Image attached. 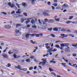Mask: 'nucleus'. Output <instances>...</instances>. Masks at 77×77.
I'll return each instance as SVG.
<instances>
[{"label": "nucleus", "mask_w": 77, "mask_h": 77, "mask_svg": "<svg viewBox=\"0 0 77 77\" xmlns=\"http://www.w3.org/2000/svg\"><path fill=\"white\" fill-rule=\"evenodd\" d=\"M33 19H34V18L33 17H31V18H29V20H32L31 21V23L32 24H33V25H35V20H34Z\"/></svg>", "instance_id": "nucleus-1"}, {"label": "nucleus", "mask_w": 77, "mask_h": 77, "mask_svg": "<svg viewBox=\"0 0 77 77\" xmlns=\"http://www.w3.org/2000/svg\"><path fill=\"white\" fill-rule=\"evenodd\" d=\"M14 68H16L17 69H20V70H21L22 69H21V66L19 65H18L17 66H15Z\"/></svg>", "instance_id": "nucleus-2"}, {"label": "nucleus", "mask_w": 77, "mask_h": 77, "mask_svg": "<svg viewBox=\"0 0 77 77\" xmlns=\"http://www.w3.org/2000/svg\"><path fill=\"white\" fill-rule=\"evenodd\" d=\"M68 5L66 4H65L62 5V8L63 9H66V8H68Z\"/></svg>", "instance_id": "nucleus-3"}, {"label": "nucleus", "mask_w": 77, "mask_h": 77, "mask_svg": "<svg viewBox=\"0 0 77 77\" xmlns=\"http://www.w3.org/2000/svg\"><path fill=\"white\" fill-rule=\"evenodd\" d=\"M69 47H68L67 48H66L65 49V51L66 52H69L70 51V49H69Z\"/></svg>", "instance_id": "nucleus-4"}, {"label": "nucleus", "mask_w": 77, "mask_h": 77, "mask_svg": "<svg viewBox=\"0 0 77 77\" xmlns=\"http://www.w3.org/2000/svg\"><path fill=\"white\" fill-rule=\"evenodd\" d=\"M55 21L53 19H49L48 21V23H54Z\"/></svg>", "instance_id": "nucleus-5"}, {"label": "nucleus", "mask_w": 77, "mask_h": 77, "mask_svg": "<svg viewBox=\"0 0 77 77\" xmlns=\"http://www.w3.org/2000/svg\"><path fill=\"white\" fill-rule=\"evenodd\" d=\"M2 56H3V57L4 58H8V56L7 55V54H2Z\"/></svg>", "instance_id": "nucleus-6"}, {"label": "nucleus", "mask_w": 77, "mask_h": 77, "mask_svg": "<svg viewBox=\"0 0 77 77\" xmlns=\"http://www.w3.org/2000/svg\"><path fill=\"white\" fill-rule=\"evenodd\" d=\"M22 6H23V7H26V8L27 7V4L26 3L23 2L22 3Z\"/></svg>", "instance_id": "nucleus-7"}, {"label": "nucleus", "mask_w": 77, "mask_h": 77, "mask_svg": "<svg viewBox=\"0 0 77 77\" xmlns=\"http://www.w3.org/2000/svg\"><path fill=\"white\" fill-rule=\"evenodd\" d=\"M5 27L6 29H9L11 27V26L9 25H5Z\"/></svg>", "instance_id": "nucleus-8"}, {"label": "nucleus", "mask_w": 77, "mask_h": 77, "mask_svg": "<svg viewBox=\"0 0 77 77\" xmlns=\"http://www.w3.org/2000/svg\"><path fill=\"white\" fill-rule=\"evenodd\" d=\"M16 27V28H18V27H21V26H23L22 24H17L15 25Z\"/></svg>", "instance_id": "nucleus-9"}, {"label": "nucleus", "mask_w": 77, "mask_h": 77, "mask_svg": "<svg viewBox=\"0 0 77 77\" xmlns=\"http://www.w3.org/2000/svg\"><path fill=\"white\" fill-rule=\"evenodd\" d=\"M43 14L44 16H48L49 17L50 16V14L45 12H43Z\"/></svg>", "instance_id": "nucleus-10"}, {"label": "nucleus", "mask_w": 77, "mask_h": 77, "mask_svg": "<svg viewBox=\"0 0 77 77\" xmlns=\"http://www.w3.org/2000/svg\"><path fill=\"white\" fill-rule=\"evenodd\" d=\"M8 5H9V6L11 7V8H14V4H11V2L8 3Z\"/></svg>", "instance_id": "nucleus-11"}, {"label": "nucleus", "mask_w": 77, "mask_h": 77, "mask_svg": "<svg viewBox=\"0 0 77 77\" xmlns=\"http://www.w3.org/2000/svg\"><path fill=\"white\" fill-rule=\"evenodd\" d=\"M36 0H31V2L32 4V5H35L36 3Z\"/></svg>", "instance_id": "nucleus-12"}, {"label": "nucleus", "mask_w": 77, "mask_h": 77, "mask_svg": "<svg viewBox=\"0 0 77 77\" xmlns=\"http://www.w3.org/2000/svg\"><path fill=\"white\" fill-rule=\"evenodd\" d=\"M30 34L27 33L26 34H25V37H26V38H29V36H30Z\"/></svg>", "instance_id": "nucleus-13"}, {"label": "nucleus", "mask_w": 77, "mask_h": 77, "mask_svg": "<svg viewBox=\"0 0 77 77\" xmlns=\"http://www.w3.org/2000/svg\"><path fill=\"white\" fill-rule=\"evenodd\" d=\"M26 62H28V63H30L31 60L30 59H27L26 60Z\"/></svg>", "instance_id": "nucleus-14"}, {"label": "nucleus", "mask_w": 77, "mask_h": 77, "mask_svg": "<svg viewBox=\"0 0 77 77\" xmlns=\"http://www.w3.org/2000/svg\"><path fill=\"white\" fill-rule=\"evenodd\" d=\"M53 30L54 31H55V32H58V28H54L53 29Z\"/></svg>", "instance_id": "nucleus-15"}, {"label": "nucleus", "mask_w": 77, "mask_h": 77, "mask_svg": "<svg viewBox=\"0 0 77 77\" xmlns=\"http://www.w3.org/2000/svg\"><path fill=\"white\" fill-rule=\"evenodd\" d=\"M72 22V21L70 20H67L66 22V24H70Z\"/></svg>", "instance_id": "nucleus-16"}, {"label": "nucleus", "mask_w": 77, "mask_h": 77, "mask_svg": "<svg viewBox=\"0 0 77 77\" xmlns=\"http://www.w3.org/2000/svg\"><path fill=\"white\" fill-rule=\"evenodd\" d=\"M69 65L72 66H73L74 68H75V65H77V64H73V65H71V63H69Z\"/></svg>", "instance_id": "nucleus-17"}, {"label": "nucleus", "mask_w": 77, "mask_h": 77, "mask_svg": "<svg viewBox=\"0 0 77 77\" xmlns=\"http://www.w3.org/2000/svg\"><path fill=\"white\" fill-rule=\"evenodd\" d=\"M51 75H54V76H56V74L54 72H51Z\"/></svg>", "instance_id": "nucleus-18"}, {"label": "nucleus", "mask_w": 77, "mask_h": 77, "mask_svg": "<svg viewBox=\"0 0 77 77\" xmlns=\"http://www.w3.org/2000/svg\"><path fill=\"white\" fill-rule=\"evenodd\" d=\"M55 20L57 22H59L60 21V18L55 19Z\"/></svg>", "instance_id": "nucleus-19"}, {"label": "nucleus", "mask_w": 77, "mask_h": 77, "mask_svg": "<svg viewBox=\"0 0 77 77\" xmlns=\"http://www.w3.org/2000/svg\"><path fill=\"white\" fill-rule=\"evenodd\" d=\"M38 23L39 24H40V25H41V24H42V23L41 21V20H40V19H39L38 20Z\"/></svg>", "instance_id": "nucleus-20"}, {"label": "nucleus", "mask_w": 77, "mask_h": 77, "mask_svg": "<svg viewBox=\"0 0 77 77\" xmlns=\"http://www.w3.org/2000/svg\"><path fill=\"white\" fill-rule=\"evenodd\" d=\"M42 60H43V62H47V59L45 58V59H42Z\"/></svg>", "instance_id": "nucleus-21"}, {"label": "nucleus", "mask_w": 77, "mask_h": 77, "mask_svg": "<svg viewBox=\"0 0 77 77\" xmlns=\"http://www.w3.org/2000/svg\"><path fill=\"white\" fill-rule=\"evenodd\" d=\"M21 69V70L23 71H27V68H22Z\"/></svg>", "instance_id": "nucleus-22"}, {"label": "nucleus", "mask_w": 77, "mask_h": 77, "mask_svg": "<svg viewBox=\"0 0 77 77\" xmlns=\"http://www.w3.org/2000/svg\"><path fill=\"white\" fill-rule=\"evenodd\" d=\"M44 21L45 23H47L48 22V20L47 18H45L44 19Z\"/></svg>", "instance_id": "nucleus-23"}, {"label": "nucleus", "mask_w": 77, "mask_h": 77, "mask_svg": "<svg viewBox=\"0 0 77 77\" xmlns=\"http://www.w3.org/2000/svg\"><path fill=\"white\" fill-rule=\"evenodd\" d=\"M53 6H54L55 7H57V3H54L53 4Z\"/></svg>", "instance_id": "nucleus-24"}, {"label": "nucleus", "mask_w": 77, "mask_h": 77, "mask_svg": "<svg viewBox=\"0 0 77 77\" xmlns=\"http://www.w3.org/2000/svg\"><path fill=\"white\" fill-rule=\"evenodd\" d=\"M66 63H61V65H63V66H64V67L66 66Z\"/></svg>", "instance_id": "nucleus-25"}, {"label": "nucleus", "mask_w": 77, "mask_h": 77, "mask_svg": "<svg viewBox=\"0 0 77 77\" xmlns=\"http://www.w3.org/2000/svg\"><path fill=\"white\" fill-rule=\"evenodd\" d=\"M68 36H71L72 38H74V35L71 34L68 35Z\"/></svg>", "instance_id": "nucleus-26"}, {"label": "nucleus", "mask_w": 77, "mask_h": 77, "mask_svg": "<svg viewBox=\"0 0 77 77\" xmlns=\"http://www.w3.org/2000/svg\"><path fill=\"white\" fill-rule=\"evenodd\" d=\"M21 22L22 23H23V22H24V21L25 20H26V19H21Z\"/></svg>", "instance_id": "nucleus-27"}, {"label": "nucleus", "mask_w": 77, "mask_h": 77, "mask_svg": "<svg viewBox=\"0 0 77 77\" xmlns=\"http://www.w3.org/2000/svg\"><path fill=\"white\" fill-rule=\"evenodd\" d=\"M6 66L7 67H10V66H11V65L10 63H9L8 64V65H6Z\"/></svg>", "instance_id": "nucleus-28"}, {"label": "nucleus", "mask_w": 77, "mask_h": 77, "mask_svg": "<svg viewBox=\"0 0 77 77\" xmlns=\"http://www.w3.org/2000/svg\"><path fill=\"white\" fill-rule=\"evenodd\" d=\"M29 20H29L28 19L26 21L25 23L26 24H28V23H29V22H30V21Z\"/></svg>", "instance_id": "nucleus-29"}, {"label": "nucleus", "mask_w": 77, "mask_h": 77, "mask_svg": "<svg viewBox=\"0 0 77 77\" xmlns=\"http://www.w3.org/2000/svg\"><path fill=\"white\" fill-rule=\"evenodd\" d=\"M49 69L50 72H52L53 71H54L53 69L51 68H49Z\"/></svg>", "instance_id": "nucleus-30"}, {"label": "nucleus", "mask_w": 77, "mask_h": 77, "mask_svg": "<svg viewBox=\"0 0 77 77\" xmlns=\"http://www.w3.org/2000/svg\"><path fill=\"white\" fill-rule=\"evenodd\" d=\"M53 51L52 50H51V49H50L48 50L47 53H50V52H51Z\"/></svg>", "instance_id": "nucleus-31"}, {"label": "nucleus", "mask_w": 77, "mask_h": 77, "mask_svg": "<svg viewBox=\"0 0 77 77\" xmlns=\"http://www.w3.org/2000/svg\"><path fill=\"white\" fill-rule=\"evenodd\" d=\"M61 32H66V29L64 28H62L61 30Z\"/></svg>", "instance_id": "nucleus-32"}, {"label": "nucleus", "mask_w": 77, "mask_h": 77, "mask_svg": "<svg viewBox=\"0 0 77 77\" xmlns=\"http://www.w3.org/2000/svg\"><path fill=\"white\" fill-rule=\"evenodd\" d=\"M74 18L73 16H70L69 18V20H72V18Z\"/></svg>", "instance_id": "nucleus-33"}, {"label": "nucleus", "mask_w": 77, "mask_h": 77, "mask_svg": "<svg viewBox=\"0 0 77 77\" xmlns=\"http://www.w3.org/2000/svg\"><path fill=\"white\" fill-rule=\"evenodd\" d=\"M55 47L57 48H60V46L59 45H55Z\"/></svg>", "instance_id": "nucleus-34"}, {"label": "nucleus", "mask_w": 77, "mask_h": 77, "mask_svg": "<svg viewBox=\"0 0 77 77\" xmlns=\"http://www.w3.org/2000/svg\"><path fill=\"white\" fill-rule=\"evenodd\" d=\"M60 46L61 47H65V43H62L60 44Z\"/></svg>", "instance_id": "nucleus-35"}, {"label": "nucleus", "mask_w": 77, "mask_h": 77, "mask_svg": "<svg viewBox=\"0 0 77 77\" xmlns=\"http://www.w3.org/2000/svg\"><path fill=\"white\" fill-rule=\"evenodd\" d=\"M65 47H67V46H69V43H65Z\"/></svg>", "instance_id": "nucleus-36"}, {"label": "nucleus", "mask_w": 77, "mask_h": 77, "mask_svg": "<svg viewBox=\"0 0 77 77\" xmlns=\"http://www.w3.org/2000/svg\"><path fill=\"white\" fill-rule=\"evenodd\" d=\"M13 57H14V58H15V59H17V55L14 54L13 55Z\"/></svg>", "instance_id": "nucleus-37"}, {"label": "nucleus", "mask_w": 77, "mask_h": 77, "mask_svg": "<svg viewBox=\"0 0 77 77\" xmlns=\"http://www.w3.org/2000/svg\"><path fill=\"white\" fill-rule=\"evenodd\" d=\"M43 24L45 26H47V24L45 22L43 23Z\"/></svg>", "instance_id": "nucleus-38"}, {"label": "nucleus", "mask_w": 77, "mask_h": 77, "mask_svg": "<svg viewBox=\"0 0 77 77\" xmlns=\"http://www.w3.org/2000/svg\"><path fill=\"white\" fill-rule=\"evenodd\" d=\"M51 35L52 37L53 38H54L55 37V35L53 34H51Z\"/></svg>", "instance_id": "nucleus-39"}, {"label": "nucleus", "mask_w": 77, "mask_h": 77, "mask_svg": "<svg viewBox=\"0 0 77 77\" xmlns=\"http://www.w3.org/2000/svg\"><path fill=\"white\" fill-rule=\"evenodd\" d=\"M30 35L32 37H33V36H36V34H30Z\"/></svg>", "instance_id": "nucleus-40"}, {"label": "nucleus", "mask_w": 77, "mask_h": 77, "mask_svg": "<svg viewBox=\"0 0 77 77\" xmlns=\"http://www.w3.org/2000/svg\"><path fill=\"white\" fill-rule=\"evenodd\" d=\"M29 58L31 59H33L34 58H35V57L33 56H31L29 57Z\"/></svg>", "instance_id": "nucleus-41"}, {"label": "nucleus", "mask_w": 77, "mask_h": 77, "mask_svg": "<svg viewBox=\"0 0 77 77\" xmlns=\"http://www.w3.org/2000/svg\"><path fill=\"white\" fill-rule=\"evenodd\" d=\"M45 63H46V62H45V61H43L42 62V64L43 65H44L45 64Z\"/></svg>", "instance_id": "nucleus-42"}, {"label": "nucleus", "mask_w": 77, "mask_h": 77, "mask_svg": "<svg viewBox=\"0 0 77 77\" xmlns=\"http://www.w3.org/2000/svg\"><path fill=\"white\" fill-rule=\"evenodd\" d=\"M33 67L31 66L29 68V69L30 70H32L33 69Z\"/></svg>", "instance_id": "nucleus-43"}, {"label": "nucleus", "mask_w": 77, "mask_h": 77, "mask_svg": "<svg viewBox=\"0 0 77 77\" xmlns=\"http://www.w3.org/2000/svg\"><path fill=\"white\" fill-rule=\"evenodd\" d=\"M51 8L53 11H54V10L55 9V7H54L53 6H51Z\"/></svg>", "instance_id": "nucleus-44"}, {"label": "nucleus", "mask_w": 77, "mask_h": 77, "mask_svg": "<svg viewBox=\"0 0 77 77\" xmlns=\"http://www.w3.org/2000/svg\"><path fill=\"white\" fill-rule=\"evenodd\" d=\"M32 28H34V29H36V28H37V26H36L35 25H34V26H32Z\"/></svg>", "instance_id": "nucleus-45"}, {"label": "nucleus", "mask_w": 77, "mask_h": 77, "mask_svg": "<svg viewBox=\"0 0 77 77\" xmlns=\"http://www.w3.org/2000/svg\"><path fill=\"white\" fill-rule=\"evenodd\" d=\"M15 32L16 33H18L19 32V30L18 29L16 30Z\"/></svg>", "instance_id": "nucleus-46"}, {"label": "nucleus", "mask_w": 77, "mask_h": 77, "mask_svg": "<svg viewBox=\"0 0 77 77\" xmlns=\"http://www.w3.org/2000/svg\"><path fill=\"white\" fill-rule=\"evenodd\" d=\"M65 34H60V36H63V37H64V38H65Z\"/></svg>", "instance_id": "nucleus-47"}, {"label": "nucleus", "mask_w": 77, "mask_h": 77, "mask_svg": "<svg viewBox=\"0 0 77 77\" xmlns=\"http://www.w3.org/2000/svg\"><path fill=\"white\" fill-rule=\"evenodd\" d=\"M1 13L2 14H4V15H7V13L4 12H1Z\"/></svg>", "instance_id": "nucleus-48"}, {"label": "nucleus", "mask_w": 77, "mask_h": 77, "mask_svg": "<svg viewBox=\"0 0 77 77\" xmlns=\"http://www.w3.org/2000/svg\"><path fill=\"white\" fill-rule=\"evenodd\" d=\"M52 29H53V28H51L48 29V30H49V31H51V30H52Z\"/></svg>", "instance_id": "nucleus-49"}, {"label": "nucleus", "mask_w": 77, "mask_h": 77, "mask_svg": "<svg viewBox=\"0 0 77 77\" xmlns=\"http://www.w3.org/2000/svg\"><path fill=\"white\" fill-rule=\"evenodd\" d=\"M47 3L48 5H49V6H50V5H51V2H48Z\"/></svg>", "instance_id": "nucleus-50"}, {"label": "nucleus", "mask_w": 77, "mask_h": 77, "mask_svg": "<svg viewBox=\"0 0 77 77\" xmlns=\"http://www.w3.org/2000/svg\"><path fill=\"white\" fill-rule=\"evenodd\" d=\"M66 32H69V33L71 32V31L69 29H68L66 31Z\"/></svg>", "instance_id": "nucleus-51"}, {"label": "nucleus", "mask_w": 77, "mask_h": 77, "mask_svg": "<svg viewBox=\"0 0 77 77\" xmlns=\"http://www.w3.org/2000/svg\"><path fill=\"white\" fill-rule=\"evenodd\" d=\"M23 14L25 16L27 17V13H23Z\"/></svg>", "instance_id": "nucleus-52"}, {"label": "nucleus", "mask_w": 77, "mask_h": 77, "mask_svg": "<svg viewBox=\"0 0 77 77\" xmlns=\"http://www.w3.org/2000/svg\"><path fill=\"white\" fill-rule=\"evenodd\" d=\"M72 56H73L74 57H75V56H77V54H72Z\"/></svg>", "instance_id": "nucleus-53"}, {"label": "nucleus", "mask_w": 77, "mask_h": 77, "mask_svg": "<svg viewBox=\"0 0 77 77\" xmlns=\"http://www.w3.org/2000/svg\"><path fill=\"white\" fill-rule=\"evenodd\" d=\"M57 51V49H54L53 50H52V51L53 52H54V51Z\"/></svg>", "instance_id": "nucleus-54"}, {"label": "nucleus", "mask_w": 77, "mask_h": 77, "mask_svg": "<svg viewBox=\"0 0 77 77\" xmlns=\"http://www.w3.org/2000/svg\"><path fill=\"white\" fill-rule=\"evenodd\" d=\"M16 13L20 14H21V12L20 11H18L16 12Z\"/></svg>", "instance_id": "nucleus-55"}, {"label": "nucleus", "mask_w": 77, "mask_h": 77, "mask_svg": "<svg viewBox=\"0 0 77 77\" xmlns=\"http://www.w3.org/2000/svg\"><path fill=\"white\" fill-rule=\"evenodd\" d=\"M15 14V11H13L11 13V14Z\"/></svg>", "instance_id": "nucleus-56"}, {"label": "nucleus", "mask_w": 77, "mask_h": 77, "mask_svg": "<svg viewBox=\"0 0 77 77\" xmlns=\"http://www.w3.org/2000/svg\"><path fill=\"white\" fill-rule=\"evenodd\" d=\"M60 9V8H59L58 7H56V10H57V9Z\"/></svg>", "instance_id": "nucleus-57"}, {"label": "nucleus", "mask_w": 77, "mask_h": 77, "mask_svg": "<svg viewBox=\"0 0 77 77\" xmlns=\"http://www.w3.org/2000/svg\"><path fill=\"white\" fill-rule=\"evenodd\" d=\"M33 74H38L37 72H36V71H33Z\"/></svg>", "instance_id": "nucleus-58"}, {"label": "nucleus", "mask_w": 77, "mask_h": 77, "mask_svg": "<svg viewBox=\"0 0 77 77\" xmlns=\"http://www.w3.org/2000/svg\"><path fill=\"white\" fill-rule=\"evenodd\" d=\"M54 3H57V0H54Z\"/></svg>", "instance_id": "nucleus-59"}, {"label": "nucleus", "mask_w": 77, "mask_h": 77, "mask_svg": "<svg viewBox=\"0 0 77 77\" xmlns=\"http://www.w3.org/2000/svg\"><path fill=\"white\" fill-rule=\"evenodd\" d=\"M30 25L28 24L26 25V27H27L28 28H29V27H30Z\"/></svg>", "instance_id": "nucleus-60"}, {"label": "nucleus", "mask_w": 77, "mask_h": 77, "mask_svg": "<svg viewBox=\"0 0 77 77\" xmlns=\"http://www.w3.org/2000/svg\"><path fill=\"white\" fill-rule=\"evenodd\" d=\"M35 36H36V37H39V34H36Z\"/></svg>", "instance_id": "nucleus-61"}, {"label": "nucleus", "mask_w": 77, "mask_h": 77, "mask_svg": "<svg viewBox=\"0 0 77 77\" xmlns=\"http://www.w3.org/2000/svg\"><path fill=\"white\" fill-rule=\"evenodd\" d=\"M32 44H36V42H33L32 43Z\"/></svg>", "instance_id": "nucleus-62"}, {"label": "nucleus", "mask_w": 77, "mask_h": 77, "mask_svg": "<svg viewBox=\"0 0 77 77\" xmlns=\"http://www.w3.org/2000/svg\"><path fill=\"white\" fill-rule=\"evenodd\" d=\"M72 24H76L75 23H77L76 22H72Z\"/></svg>", "instance_id": "nucleus-63"}, {"label": "nucleus", "mask_w": 77, "mask_h": 77, "mask_svg": "<svg viewBox=\"0 0 77 77\" xmlns=\"http://www.w3.org/2000/svg\"><path fill=\"white\" fill-rule=\"evenodd\" d=\"M74 32L75 33H76V34H77V30L74 31Z\"/></svg>", "instance_id": "nucleus-64"}]
</instances>
